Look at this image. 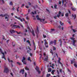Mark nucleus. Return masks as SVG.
I'll list each match as a JSON object with an SVG mask.
<instances>
[{"label": "nucleus", "instance_id": "4c0bfd02", "mask_svg": "<svg viewBox=\"0 0 77 77\" xmlns=\"http://www.w3.org/2000/svg\"><path fill=\"white\" fill-rule=\"evenodd\" d=\"M23 62V64H25V65H26V61H23V62Z\"/></svg>", "mask_w": 77, "mask_h": 77}, {"label": "nucleus", "instance_id": "13d9d810", "mask_svg": "<svg viewBox=\"0 0 77 77\" xmlns=\"http://www.w3.org/2000/svg\"><path fill=\"white\" fill-rule=\"evenodd\" d=\"M17 19H18V20H21V18L20 17H17Z\"/></svg>", "mask_w": 77, "mask_h": 77}, {"label": "nucleus", "instance_id": "7ed1b4c3", "mask_svg": "<svg viewBox=\"0 0 77 77\" xmlns=\"http://www.w3.org/2000/svg\"><path fill=\"white\" fill-rule=\"evenodd\" d=\"M4 72H6V73H8L9 72V69L8 67L5 66L4 68Z\"/></svg>", "mask_w": 77, "mask_h": 77}, {"label": "nucleus", "instance_id": "79ce46f5", "mask_svg": "<svg viewBox=\"0 0 77 77\" xmlns=\"http://www.w3.org/2000/svg\"><path fill=\"white\" fill-rule=\"evenodd\" d=\"M43 36L44 38H46L47 37V36L45 35L44 34L43 35Z\"/></svg>", "mask_w": 77, "mask_h": 77}, {"label": "nucleus", "instance_id": "412c9836", "mask_svg": "<svg viewBox=\"0 0 77 77\" xmlns=\"http://www.w3.org/2000/svg\"><path fill=\"white\" fill-rule=\"evenodd\" d=\"M51 68H49L48 69V72H51Z\"/></svg>", "mask_w": 77, "mask_h": 77}, {"label": "nucleus", "instance_id": "a18cd8bd", "mask_svg": "<svg viewBox=\"0 0 77 77\" xmlns=\"http://www.w3.org/2000/svg\"><path fill=\"white\" fill-rule=\"evenodd\" d=\"M32 43H33V45H34V46H35V42H32Z\"/></svg>", "mask_w": 77, "mask_h": 77}, {"label": "nucleus", "instance_id": "e2e57ef3", "mask_svg": "<svg viewBox=\"0 0 77 77\" xmlns=\"http://www.w3.org/2000/svg\"><path fill=\"white\" fill-rule=\"evenodd\" d=\"M24 35H25V36L27 35V34H26V33H24Z\"/></svg>", "mask_w": 77, "mask_h": 77}, {"label": "nucleus", "instance_id": "37998d69", "mask_svg": "<svg viewBox=\"0 0 77 77\" xmlns=\"http://www.w3.org/2000/svg\"><path fill=\"white\" fill-rule=\"evenodd\" d=\"M29 55H30L31 57H32V55H33V54L31 53H29Z\"/></svg>", "mask_w": 77, "mask_h": 77}, {"label": "nucleus", "instance_id": "20e7f679", "mask_svg": "<svg viewBox=\"0 0 77 77\" xmlns=\"http://www.w3.org/2000/svg\"><path fill=\"white\" fill-rule=\"evenodd\" d=\"M36 17L37 18V20H39L41 21V22H42V20L43 21H45V19H42L39 18V16L38 15L36 16Z\"/></svg>", "mask_w": 77, "mask_h": 77}, {"label": "nucleus", "instance_id": "338daca9", "mask_svg": "<svg viewBox=\"0 0 77 77\" xmlns=\"http://www.w3.org/2000/svg\"><path fill=\"white\" fill-rule=\"evenodd\" d=\"M3 39H5V37H4V36H3V38H2Z\"/></svg>", "mask_w": 77, "mask_h": 77}, {"label": "nucleus", "instance_id": "09e8293b", "mask_svg": "<svg viewBox=\"0 0 77 77\" xmlns=\"http://www.w3.org/2000/svg\"><path fill=\"white\" fill-rule=\"evenodd\" d=\"M68 71L69 72V74H71V71H70L69 69H68Z\"/></svg>", "mask_w": 77, "mask_h": 77}, {"label": "nucleus", "instance_id": "864d4df0", "mask_svg": "<svg viewBox=\"0 0 77 77\" xmlns=\"http://www.w3.org/2000/svg\"><path fill=\"white\" fill-rule=\"evenodd\" d=\"M51 30L52 31H54V30H55V29H51Z\"/></svg>", "mask_w": 77, "mask_h": 77}, {"label": "nucleus", "instance_id": "4d7b16f0", "mask_svg": "<svg viewBox=\"0 0 77 77\" xmlns=\"http://www.w3.org/2000/svg\"><path fill=\"white\" fill-rule=\"evenodd\" d=\"M57 72L58 74H59V71H58V70H57Z\"/></svg>", "mask_w": 77, "mask_h": 77}, {"label": "nucleus", "instance_id": "0e129e2a", "mask_svg": "<svg viewBox=\"0 0 77 77\" xmlns=\"http://www.w3.org/2000/svg\"><path fill=\"white\" fill-rule=\"evenodd\" d=\"M62 69H60V72H62Z\"/></svg>", "mask_w": 77, "mask_h": 77}, {"label": "nucleus", "instance_id": "4be33fe9", "mask_svg": "<svg viewBox=\"0 0 77 77\" xmlns=\"http://www.w3.org/2000/svg\"><path fill=\"white\" fill-rule=\"evenodd\" d=\"M36 70L37 71H38L39 70V68L38 67L36 66V67L35 68Z\"/></svg>", "mask_w": 77, "mask_h": 77}, {"label": "nucleus", "instance_id": "bf43d9fd", "mask_svg": "<svg viewBox=\"0 0 77 77\" xmlns=\"http://www.w3.org/2000/svg\"><path fill=\"white\" fill-rule=\"evenodd\" d=\"M27 52L28 53H30V51L29 50H28Z\"/></svg>", "mask_w": 77, "mask_h": 77}, {"label": "nucleus", "instance_id": "5fc2aeb1", "mask_svg": "<svg viewBox=\"0 0 77 77\" xmlns=\"http://www.w3.org/2000/svg\"><path fill=\"white\" fill-rule=\"evenodd\" d=\"M59 41H60V43H62V40H61V39L59 40Z\"/></svg>", "mask_w": 77, "mask_h": 77}, {"label": "nucleus", "instance_id": "9d476101", "mask_svg": "<svg viewBox=\"0 0 77 77\" xmlns=\"http://www.w3.org/2000/svg\"><path fill=\"white\" fill-rule=\"evenodd\" d=\"M8 60L9 62H11V63H13L14 62L12 60H10V59L9 57L8 58Z\"/></svg>", "mask_w": 77, "mask_h": 77}, {"label": "nucleus", "instance_id": "de8ad7c7", "mask_svg": "<svg viewBox=\"0 0 77 77\" xmlns=\"http://www.w3.org/2000/svg\"><path fill=\"white\" fill-rule=\"evenodd\" d=\"M54 50H56V47H55L54 46Z\"/></svg>", "mask_w": 77, "mask_h": 77}, {"label": "nucleus", "instance_id": "2f4dec72", "mask_svg": "<svg viewBox=\"0 0 77 77\" xmlns=\"http://www.w3.org/2000/svg\"><path fill=\"white\" fill-rule=\"evenodd\" d=\"M72 30L73 32H77V30L76 29H73Z\"/></svg>", "mask_w": 77, "mask_h": 77}, {"label": "nucleus", "instance_id": "774afa93", "mask_svg": "<svg viewBox=\"0 0 77 77\" xmlns=\"http://www.w3.org/2000/svg\"><path fill=\"white\" fill-rule=\"evenodd\" d=\"M29 5H31V4L30 2H28Z\"/></svg>", "mask_w": 77, "mask_h": 77}, {"label": "nucleus", "instance_id": "4468645a", "mask_svg": "<svg viewBox=\"0 0 77 77\" xmlns=\"http://www.w3.org/2000/svg\"><path fill=\"white\" fill-rule=\"evenodd\" d=\"M72 17L74 19H75V18H76V15L75 14H72Z\"/></svg>", "mask_w": 77, "mask_h": 77}, {"label": "nucleus", "instance_id": "cd10ccee", "mask_svg": "<svg viewBox=\"0 0 77 77\" xmlns=\"http://www.w3.org/2000/svg\"><path fill=\"white\" fill-rule=\"evenodd\" d=\"M32 14H33V15H34V14H36V11H34V13L33 12H32Z\"/></svg>", "mask_w": 77, "mask_h": 77}, {"label": "nucleus", "instance_id": "c85d7f7f", "mask_svg": "<svg viewBox=\"0 0 77 77\" xmlns=\"http://www.w3.org/2000/svg\"><path fill=\"white\" fill-rule=\"evenodd\" d=\"M30 57H29L28 58V60H29L30 61V62H32V60H30Z\"/></svg>", "mask_w": 77, "mask_h": 77}, {"label": "nucleus", "instance_id": "f03ea898", "mask_svg": "<svg viewBox=\"0 0 77 77\" xmlns=\"http://www.w3.org/2000/svg\"><path fill=\"white\" fill-rule=\"evenodd\" d=\"M0 53H1L2 54L3 56L2 57V59L4 58L5 60H6V59L5 58V54H4V53L3 52V51H2V49L0 48Z\"/></svg>", "mask_w": 77, "mask_h": 77}, {"label": "nucleus", "instance_id": "6e6d98bb", "mask_svg": "<svg viewBox=\"0 0 77 77\" xmlns=\"http://www.w3.org/2000/svg\"><path fill=\"white\" fill-rule=\"evenodd\" d=\"M2 3H5V2H4V0H2Z\"/></svg>", "mask_w": 77, "mask_h": 77}, {"label": "nucleus", "instance_id": "603ef678", "mask_svg": "<svg viewBox=\"0 0 77 77\" xmlns=\"http://www.w3.org/2000/svg\"><path fill=\"white\" fill-rule=\"evenodd\" d=\"M37 72H38L39 74H40V73H41V71H39L38 70V71H37Z\"/></svg>", "mask_w": 77, "mask_h": 77}, {"label": "nucleus", "instance_id": "39448f33", "mask_svg": "<svg viewBox=\"0 0 77 77\" xmlns=\"http://www.w3.org/2000/svg\"><path fill=\"white\" fill-rule=\"evenodd\" d=\"M9 32L10 33V35H11L12 36V34L13 33H14L15 32H16V31H15V30H14L13 29H11L9 30Z\"/></svg>", "mask_w": 77, "mask_h": 77}, {"label": "nucleus", "instance_id": "ea45409f", "mask_svg": "<svg viewBox=\"0 0 77 77\" xmlns=\"http://www.w3.org/2000/svg\"><path fill=\"white\" fill-rule=\"evenodd\" d=\"M26 19L27 20H29V17L27 16L26 17Z\"/></svg>", "mask_w": 77, "mask_h": 77}, {"label": "nucleus", "instance_id": "6ab92c4d", "mask_svg": "<svg viewBox=\"0 0 77 77\" xmlns=\"http://www.w3.org/2000/svg\"><path fill=\"white\" fill-rule=\"evenodd\" d=\"M24 70H21L20 71V72H21L22 74H24Z\"/></svg>", "mask_w": 77, "mask_h": 77}, {"label": "nucleus", "instance_id": "f704fd0d", "mask_svg": "<svg viewBox=\"0 0 77 77\" xmlns=\"http://www.w3.org/2000/svg\"><path fill=\"white\" fill-rule=\"evenodd\" d=\"M9 17L6 16L5 17V19H9Z\"/></svg>", "mask_w": 77, "mask_h": 77}, {"label": "nucleus", "instance_id": "473e14b6", "mask_svg": "<svg viewBox=\"0 0 77 77\" xmlns=\"http://www.w3.org/2000/svg\"><path fill=\"white\" fill-rule=\"evenodd\" d=\"M54 43V42L53 41H51L50 42V45H51V44H53Z\"/></svg>", "mask_w": 77, "mask_h": 77}, {"label": "nucleus", "instance_id": "680f3d73", "mask_svg": "<svg viewBox=\"0 0 77 77\" xmlns=\"http://www.w3.org/2000/svg\"><path fill=\"white\" fill-rule=\"evenodd\" d=\"M27 73H25V77H26V76H27Z\"/></svg>", "mask_w": 77, "mask_h": 77}, {"label": "nucleus", "instance_id": "6e6552de", "mask_svg": "<svg viewBox=\"0 0 77 77\" xmlns=\"http://www.w3.org/2000/svg\"><path fill=\"white\" fill-rule=\"evenodd\" d=\"M13 27H15L14 29H17V28H19V29H20V26H19L14 25L13 26Z\"/></svg>", "mask_w": 77, "mask_h": 77}, {"label": "nucleus", "instance_id": "f8f14e48", "mask_svg": "<svg viewBox=\"0 0 77 77\" xmlns=\"http://www.w3.org/2000/svg\"><path fill=\"white\" fill-rule=\"evenodd\" d=\"M35 32L37 33V34H38V33H39V30H38V28H37V29L35 31Z\"/></svg>", "mask_w": 77, "mask_h": 77}, {"label": "nucleus", "instance_id": "3c124183", "mask_svg": "<svg viewBox=\"0 0 77 77\" xmlns=\"http://www.w3.org/2000/svg\"><path fill=\"white\" fill-rule=\"evenodd\" d=\"M61 2H60V1H59V5H61Z\"/></svg>", "mask_w": 77, "mask_h": 77}, {"label": "nucleus", "instance_id": "393cba45", "mask_svg": "<svg viewBox=\"0 0 77 77\" xmlns=\"http://www.w3.org/2000/svg\"><path fill=\"white\" fill-rule=\"evenodd\" d=\"M16 32L18 34H21L22 33H21V32H18L17 31H16Z\"/></svg>", "mask_w": 77, "mask_h": 77}, {"label": "nucleus", "instance_id": "bb28decb", "mask_svg": "<svg viewBox=\"0 0 77 77\" xmlns=\"http://www.w3.org/2000/svg\"><path fill=\"white\" fill-rule=\"evenodd\" d=\"M45 61H47V60H48V56H47V58H45Z\"/></svg>", "mask_w": 77, "mask_h": 77}, {"label": "nucleus", "instance_id": "aec40b11", "mask_svg": "<svg viewBox=\"0 0 77 77\" xmlns=\"http://www.w3.org/2000/svg\"><path fill=\"white\" fill-rule=\"evenodd\" d=\"M26 42H27V43H28V44H29V45H30V46H31V44H30V42L29 40H27Z\"/></svg>", "mask_w": 77, "mask_h": 77}, {"label": "nucleus", "instance_id": "c03bdc74", "mask_svg": "<svg viewBox=\"0 0 77 77\" xmlns=\"http://www.w3.org/2000/svg\"><path fill=\"white\" fill-rule=\"evenodd\" d=\"M54 19H56V18H57V16H55L54 17Z\"/></svg>", "mask_w": 77, "mask_h": 77}, {"label": "nucleus", "instance_id": "5701e85b", "mask_svg": "<svg viewBox=\"0 0 77 77\" xmlns=\"http://www.w3.org/2000/svg\"><path fill=\"white\" fill-rule=\"evenodd\" d=\"M72 11H75L76 9L75 8H74L73 7H72Z\"/></svg>", "mask_w": 77, "mask_h": 77}, {"label": "nucleus", "instance_id": "c9c22d12", "mask_svg": "<svg viewBox=\"0 0 77 77\" xmlns=\"http://www.w3.org/2000/svg\"><path fill=\"white\" fill-rule=\"evenodd\" d=\"M65 16L66 17H68V13H66V14Z\"/></svg>", "mask_w": 77, "mask_h": 77}, {"label": "nucleus", "instance_id": "2eb2a0df", "mask_svg": "<svg viewBox=\"0 0 77 77\" xmlns=\"http://www.w3.org/2000/svg\"><path fill=\"white\" fill-rule=\"evenodd\" d=\"M55 71L56 70H54V69L52 70L51 72V74H53V75H54V72H55Z\"/></svg>", "mask_w": 77, "mask_h": 77}, {"label": "nucleus", "instance_id": "9b49d317", "mask_svg": "<svg viewBox=\"0 0 77 77\" xmlns=\"http://www.w3.org/2000/svg\"><path fill=\"white\" fill-rule=\"evenodd\" d=\"M3 17H9V15L8 14H6L3 15Z\"/></svg>", "mask_w": 77, "mask_h": 77}, {"label": "nucleus", "instance_id": "052dcab7", "mask_svg": "<svg viewBox=\"0 0 77 77\" xmlns=\"http://www.w3.org/2000/svg\"><path fill=\"white\" fill-rule=\"evenodd\" d=\"M9 40H8L7 41V42L8 43V42H9Z\"/></svg>", "mask_w": 77, "mask_h": 77}, {"label": "nucleus", "instance_id": "a878e982", "mask_svg": "<svg viewBox=\"0 0 77 77\" xmlns=\"http://www.w3.org/2000/svg\"><path fill=\"white\" fill-rule=\"evenodd\" d=\"M56 42L57 41L56 40H54V45H56Z\"/></svg>", "mask_w": 77, "mask_h": 77}, {"label": "nucleus", "instance_id": "f3484780", "mask_svg": "<svg viewBox=\"0 0 77 77\" xmlns=\"http://www.w3.org/2000/svg\"><path fill=\"white\" fill-rule=\"evenodd\" d=\"M32 35L34 36H35V33H34V31L33 30H32Z\"/></svg>", "mask_w": 77, "mask_h": 77}, {"label": "nucleus", "instance_id": "49530a36", "mask_svg": "<svg viewBox=\"0 0 77 77\" xmlns=\"http://www.w3.org/2000/svg\"><path fill=\"white\" fill-rule=\"evenodd\" d=\"M17 64H18V65H21V64L19 62H17Z\"/></svg>", "mask_w": 77, "mask_h": 77}, {"label": "nucleus", "instance_id": "69168bd1", "mask_svg": "<svg viewBox=\"0 0 77 77\" xmlns=\"http://www.w3.org/2000/svg\"><path fill=\"white\" fill-rule=\"evenodd\" d=\"M26 8H27V9H28V8H29V6H26Z\"/></svg>", "mask_w": 77, "mask_h": 77}, {"label": "nucleus", "instance_id": "b1692460", "mask_svg": "<svg viewBox=\"0 0 77 77\" xmlns=\"http://www.w3.org/2000/svg\"><path fill=\"white\" fill-rule=\"evenodd\" d=\"M60 23L61 26H63V23H62L61 21H60Z\"/></svg>", "mask_w": 77, "mask_h": 77}, {"label": "nucleus", "instance_id": "8fccbe9b", "mask_svg": "<svg viewBox=\"0 0 77 77\" xmlns=\"http://www.w3.org/2000/svg\"><path fill=\"white\" fill-rule=\"evenodd\" d=\"M23 6H24V4H23L22 5L21 7L23 8Z\"/></svg>", "mask_w": 77, "mask_h": 77}, {"label": "nucleus", "instance_id": "7c9ffc66", "mask_svg": "<svg viewBox=\"0 0 77 77\" xmlns=\"http://www.w3.org/2000/svg\"><path fill=\"white\" fill-rule=\"evenodd\" d=\"M57 5H56V4H55L54 5V9H57Z\"/></svg>", "mask_w": 77, "mask_h": 77}, {"label": "nucleus", "instance_id": "58836bf2", "mask_svg": "<svg viewBox=\"0 0 77 77\" xmlns=\"http://www.w3.org/2000/svg\"><path fill=\"white\" fill-rule=\"evenodd\" d=\"M10 5H13V3H12V2H11L10 3Z\"/></svg>", "mask_w": 77, "mask_h": 77}, {"label": "nucleus", "instance_id": "a19ab883", "mask_svg": "<svg viewBox=\"0 0 77 77\" xmlns=\"http://www.w3.org/2000/svg\"><path fill=\"white\" fill-rule=\"evenodd\" d=\"M50 53H51L52 54V55H53V51H52V50H51V51H50Z\"/></svg>", "mask_w": 77, "mask_h": 77}, {"label": "nucleus", "instance_id": "f257e3e1", "mask_svg": "<svg viewBox=\"0 0 77 77\" xmlns=\"http://www.w3.org/2000/svg\"><path fill=\"white\" fill-rule=\"evenodd\" d=\"M70 39L72 40V41H73V42L72 44V45H74L75 47L76 46V45H75V43H76V41L75 40H74L75 39V38H74L73 37H71L70 38Z\"/></svg>", "mask_w": 77, "mask_h": 77}, {"label": "nucleus", "instance_id": "a211bd4d", "mask_svg": "<svg viewBox=\"0 0 77 77\" xmlns=\"http://www.w3.org/2000/svg\"><path fill=\"white\" fill-rule=\"evenodd\" d=\"M26 60V58L25 57H23V59H22V62H24V60Z\"/></svg>", "mask_w": 77, "mask_h": 77}, {"label": "nucleus", "instance_id": "1a4fd4ad", "mask_svg": "<svg viewBox=\"0 0 77 77\" xmlns=\"http://www.w3.org/2000/svg\"><path fill=\"white\" fill-rule=\"evenodd\" d=\"M62 14V12H60V11H59L58 13V14L57 15V17L58 18H59V17L60 16V14Z\"/></svg>", "mask_w": 77, "mask_h": 77}, {"label": "nucleus", "instance_id": "e433bc0d", "mask_svg": "<svg viewBox=\"0 0 77 77\" xmlns=\"http://www.w3.org/2000/svg\"><path fill=\"white\" fill-rule=\"evenodd\" d=\"M74 66L76 68H77V64L75 63L74 64Z\"/></svg>", "mask_w": 77, "mask_h": 77}, {"label": "nucleus", "instance_id": "dca6fc26", "mask_svg": "<svg viewBox=\"0 0 77 77\" xmlns=\"http://www.w3.org/2000/svg\"><path fill=\"white\" fill-rule=\"evenodd\" d=\"M64 2H66V3H67V0H64H64H63L62 1L63 5V3H64Z\"/></svg>", "mask_w": 77, "mask_h": 77}, {"label": "nucleus", "instance_id": "0eeeda50", "mask_svg": "<svg viewBox=\"0 0 77 77\" xmlns=\"http://www.w3.org/2000/svg\"><path fill=\"white\" fill-rule=\"evenodd\" d=\"M58 63H60V65H61V66H63V65H62V63H61V62H60V60H61V59L60 58V57H59L58 58Z\"/></svg>", "mask_w": 77, "mask_h": 77}, {"label": "nucleus", "instance_id": "72a5a7b5", "mask_svg": "<svg viewBox=\"0 0 77 77\" xmlns=\"http://www.w3.org/2000/svg\"><path fill=\"white\" fill-rule=\"evenodd\" d=\"M25 69L26 70H29V68L27 67L26 66V67L25 68Z\"/></svg>", "mask_w": 77, "mask_h": 77}, {"label": "nucleus", "instance_id": "c756f323", "mask_svg": "<svg viewBox=\"0 0 77 77\" xmlns=\"http://www.w3.org/2000/svg\"><path fill=\"white\" fill-rule=\"evenodd\" d=\"M51 75H50V74H47L46 77H49V76H50Z\"/></svg>", "mask_w": 77, "mask_h": 77}, {"label": "nucleus", "instance_id": "423d86ee", "mask_svg": "<svg viewBox=\"0 0 77 77\" xmlns=\"http://www.w3.org/2000/svg\"><path fill=\"white\" fill-rule=\"evenodd\" d=\"M45 41V45L46 48H48V42H47L46 39H45L44 40Z\"/></svg>", "mask_w": 77, "mask_h": 77}, {"label": "nucleus", "instance_id": "ddd939ff", "mask_svg": "<svg viewBox=\"0 0 77 77\" xmlns=\"http://www.w3.org/2000/svg\"><path fill=\"white\" fill-rule=\"evenodd\" d=\"M54 63L52 64V65H50V67H52V69H54Z\"/></svg>", "mask_w": 77, "mask_h": 77}]
</instances>
